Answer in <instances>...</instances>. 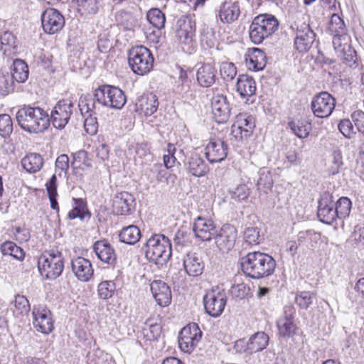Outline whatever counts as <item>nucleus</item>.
I'll return each mask as SVG.
<instances>
[{"instance_id": "1", "label": "nucleus", "mask_w": 364, "mask_h": 364, "mask_svg": "<svg viewBox=\"0 0 364 364\" xmlns=\"http://www.w3.org/2000/svg\"><path fill=\"white\" fill-rule=\"evenodd\" d=\"M127 102L124 92L118 87L104 85L100 86L94 91L93 95H86L80 97L78 107L80 112L92 111L97 114L101 107H109L115 109H122Z\"/></svg>"}, {"instance_id": "2", "label": "nucleus", "mask_w": 364, "mask_h": 364, "mask_svg": "<svg viewBox=\"0 0 364 364\" xmlns=\"http://www.w3.org/2000/svg\"><path fill=\"white\" fill-rule=\"evenodd\" d=\"M276 266V261L272 256L259 251L249 252L241 262L242 270L245 274L255 279L272 275Z\"/></svg>"}, {"instance_id": "3", "label": "nucleus", "mask_w": 364, "mask_h": 364, "mask_svg": "<svg viewBox=\"0 0 364 364\" xmlns=\"http://www.w3.org/2000/svg\"><path fill=\"white\" fill-rule=\"evenodd\" d=\"M16 118L22 129L29 133H40L50 124V119L39 107L24 106L18 109Z\"/></svg>"}, {"instance_id": "4", "label": "nucleus", "mask_w": 364, "mask_h": 364, "mask_svg": "<svg viewBox=\"0 0 364 364\" xmlns=\"http://www.w3.org/2000/svg\"><path fill=\"white\" fill-rule=\"evenodd\" d=\"M142 249L144 250L146 258L158 266L166 264L171 257V241L163 234L152 235Z\"/></svg>"}, {"instance_id": "5", "label": "nucleus", "mask_w": 364, "mask_h": 364, "mask_svg": "<svg viewBox=\"0 0 364 364\" xmlns=\"http://www.w3.org/2000/svg\"><path fill=\"white\" fill-rule=\"evenodd\" d=\"M279 26V21L274 16L268 14H259L254 18L250 26V38L253 43L260 44L265 38L274 34L278 30Z\"/></svg>"}, {"instance_id": "6", "label": "nucleus", "mask_w": 364, "mask_h": 364, "mask_svg": "<svg viewBox=\"0 0 364 364\" xmlns=\"http://www.w3.org/2000/svg\"><path fill=\"white\" fill-rule=\"evenodd\" d=\"M64 257L57 250L45 251L38 258L40 274L46 279L53 280L60 277L64 269Z\"/></svg>"}, {"instance_id": "7", "label": "nucleus", "mask_w": 364, "mask_h": 364, "mask_svg": "<svg viewBox=\"0 0 364 364\" xmlns=\"http://www.w3.org/2000/svg\"><path fill=\"white\" fill-rule=\"evenodd\" d=\"M291 28L295 33L294 46L298 52L306 53L317 43L316 34L310 26L309 16L302 15L301 19L295 21Z\"/></svg>"}, {"instance_id": "8", "label": "nucleus", "mask_w": 364, "mask_h": 364, "mask_svg": "<svg viewBox=\"0 0 364 364\" xmlns=\"http://www.w3.org/2000/svg\"><path fill=\"white\" fill-rule=\"evenodd\" d=\"M154 58L151 52L144 46L132 47L128 53V63L132 70L144 75L153 68Z\"/></svg>"}, {"instance_id": "9", "label": "nucleus", "mask_w": 364, "mask_h": 364, "mask_svg": "<svg viewBox=\"0 0 364 364\" xmlns=\"http://www.w3.org/2000/svg\"><path fill=\"white\" fill-rule=\"evenodd\" d=\"M32 316L33 325L37 331L43 334H49L53 331V314L46 305H33Z\"/></svg>"}, {"instance_id": "10", "label": "nucleus", "mask_w": 364, "mask_h": 364, "mask_svg": "<svg viewBox=\"0 0 364 364\" xmlns=\"http://www.w3.org/2000/svg\"><path fill=\"white\" fill-rule=\"evenodd\" d=\"M202 331L198 326L193 323L183 327L178 336V346L181 350L190 353L201 339Z\"/></svg>"}, {"instance_id": "11", "label": "nucleus", "mask_w": 364, "mask_h": 364, "mask_svg": "<svg viewBox=\"0 0 364 364\" xmlns=\"http://www.w3.org/2000/svg\"><path fill=\"white\" fill-rule=\"evenodd\" d=\"M226 302L225 292L219 289L208 292L203 298L205 311L213 317H218L223 312Z\"/></svg>"}, {"instance_id": "12", "label": "nucleus", "mask_w": 364, "mask_h": 364, "mask_svg": "<svg viewBox=\"0 0 364 364\" xmlns=\"http://www.w3.org/2000/svg\"><path fill=\"white\" fill-rule=\"evenodd\" d=\"M336 106L335 98L327 92L316 95L311 101V109L314 114L320 118L327 117L331 114Z\"/></svg>"}, {"instance_id": "13", "label": "nucleus", "mask_w": 364, "mask_h": 364, "mask_svg": "<svg viewBox=\"0 0 364 364\" xmlns=\"http://www.w3.org/2000/svg\"><path fill=\"white\" fill-rule=\"evenodd\" d=\"M74 104L69 99L60 100L51 112L53 125L57 129H63L68 123L73 112Z\"/></svg>"}, {"instance_id": "14", "label": "nucleus", "mask_w": 364, "mask_h": 364, "mask_svg": "<svg viewBox=\"0 0 364 364\" xmlns=\"http://www.w3.org/2000/svg\"><path fill=\"white\" fill-rule=\"evenodd\" d=\"M255 127V118L247 112L240 113L232 126V134L242 141L247 139L253 133Z\"/></svg>"}, {"instance_id": "15", "label": "nucleus", "mask_w": 364, "mask_h": 364, "mask_svg": "<svg viewBox=\"0 0 364 364\" xmlns=\"http://www.w3.org/2000/svg\"><path fill=\"white\" fill-rule=\"evenodd\" d=\"M41 22L46 33L54 34L63 28L65 18L57 9L48 8L41 14Z\"/></svg>"}, {"instance_id": "16", "label": "nucleus", "mask_w": 364, "mask_h": 364, "mask_svg": "<svg viewBox=\"0 0 364 364\" xmlns=\"http://www.w3.org/2000/svg\"><path fill=\"white\" fill-rule=\"evenodd\" d=\"M228 152V144L218 137L210 138L205 145V154L211 164L223 161L227 157Z\"/></svg>"}, {"instance_id": "17", "label": "nucleus", "mask_w": 364, "mask_h": 364, "mask_svg": "<svg viewBox=\"0 0 364 364\" xmlns=\"http://www.w3.org/2000/svg\"><path fill=\"white\" fill-rule=\"evenodd\" d=\"M196 31V23L191 18L182 16L176 25V38L181 44L191 45Z\"/></svg>"}, {"instance_id": "18", "label": "nucleus", "mask_w": 364, "mask_h": 364, "mask_svg": "<svg viewBox=\"0 0 364 364\" xmlns=\"http://www.w3.org/2000/svg\"><path fill=\"white\" fill-rule=\"evenodd\" d=\"M193 232L196 238L203 242L210 241L217 235V228L214 222L209 218L198 216L194 220Z\"/></svg>"}, {"instance_id": "19", "label": "nucleus", "mask_w": 364, "mask_h": 364, "mask_svg": "<svg viewBox=\"0 0 364 364\" xmlns=\"http://www.w3.org/2000/svg\"><path fill=\"white\" fill-rule=\"evenodd\" d=\"M213 238L216 246L220 251L228 252L235 245L237 230L233 225L225 224L219 231L217 230V235H214Z\"/></svg>"}, {"instance_id": "20", "label": "nucleus", "mask_w": 364, "mask_h": 364, "mask_svg": "<svg viewBox=\"0 0 364 364\" xmlns=\"http://www.w3.org/2000/svg\"><path fill=\"white\" fill-rule=\"evenodd\" d=\"M317 215L323 223L328 225L332 224L338 218L332 196L328 192L323 193L318 200Z\"/></svg>"}, {"instance_id": "21", "label": "nucleus", "mask_w": 364, "mask_h": 364, "mask_svg": "<svg viewBox=\"0 0 364 364\" xmlns=\"http://www.w3.org/2000/svg\"><path fill=\"white\" fill-rule=\"evenodd\" d=\"M93 251L102 262L110 266L116 263L115 250L107 240L96 241L93 245Z\"/></svg>"}, {"instance_id": "22", "label": "nucleus", "mask_w": 364, "mask_h": 364, "mask_svg": "<svg viewBox=\"0 0 364 364\" xmlns=\"http://www.w3.org/2000/svg\"><path fill=\"white\" fill-rule=\"evenodd\" d=\"M212 112L215 121L218 124L225 123L230 115V107L227 97L218 95L212 100Z\"/></svg>"}, {"instance_id": "23", "label": "nucleus", "mask_w": 364, "mask_h": 364, "mask_svg": "<svg viewBox=\"0 0 364 364\" xmlns=\"http://www.w3.org/2000/svg\"><path fill=\"white\" fill-rule=\"evenodd\" d=\"M112 206L117 215H127L134 210L135 199L129 193L121 192L114 197Z\"/></svg>"}, {"instance_id": "24", "label": "nucleus", "mask_w": 364, "mask_h": 364, "mask_svg": "<svg viewBox=\"0 0 364 364\" xmlns=\"http://www.w3.org/2000/svg\"><path fill=\"white\" fill-rule=\"evenodd\" d=\"M72 271L81 282H88L93 276L94 269L90 261L82 257H77L71 261Z\"/></svg>"}, {"instance_id": "25", "label": "nucleus", "mask_w": 364, "mask_h": 364, "mask_svg": "<svg viewBox=\"0 0 364 364\" xmlns=\"http://www.w3.org/2000/svg\"><path fill=\"white\" fill-rule=\"evenodd\" d=\"M151 291L160 306H167L171 302V291L166 283L154 280L150 284Z\"/></svg>"}, {"instance_id": "26", "label": "nucleus", "mask_w": 364, "mask_h": 364, "mask_svg": "<svg viewBox=\"0 0 364 364\" xmlns=\"http://www.w3.org/2000/svg\"><path fill=\"white\" fill-rule=\"evenodd\" d=\"M241 11L240 2L233 0H225L220 6L218 16L224 23H231L238 19Z\"/></svg>"}, {"instance_id": "27", "label": "nucleus", "mask_w": 364, "mask_h": 364, "mask_svg": "<svg viewBox=\"0 0 364 364\" xmlns=\"http://www.w3.org/2000/svg\"><path fill=\"white\" fill-rule=\"evenodd\" d=\"M217 70L210 63H203L197 70L196 80L198 85L203 87L212 86L216 79Z\"/></svg>"}, {"instance_id": "28", "label": "nucleus", "mask_w": 364, "mask_h": 364, "mask_svg": "<svg viewBox=\"0 0 364 364\" xmlns=\"http://www.w3.org/2000/svg\"><path fill=\"white\" fill-rule=\"evenodd\" d=\"M183 267L189 276L198 277L203 273L204 263L197 253L188 252L183 258Z\"/></svg>"}, {"instance_id": "29", "label": "nucleus", "mask_w": 364, "mask_h": 364, "mask_svg": "<svg viewBox=\"0 0 364 364\" xmlns=\"http://www.w3.org/2000/svg\"><path fill=\"white\" fill-rule=\"evenodd\" d=\"M187 171L193 176L201 177L205 176L209 168L204 159L198 154H192L185 164Z\"/></svg>"}, {"instance_id": "30", "label": "nucleus", "mask_w": 364, "mask_h": 364, "mask_svg": "<svg viewBox=\"0 0 364 364\" xmlns=\"http://www.w3.org/2000/svg\"><path fill=\"white\" fill-rule=\"evenodd\" d=\"M146 18L149 23L157 29L156 31H154L149 34V38L153 41H158L160 36L159 31L165 26V15L159 9L153 8L147 12Z\"/></svg>"}, {"instance_id": "31", "label": "nucleus", "mask_w": 364, "mask_h": 364, "mask_svg": "<svg viewBox=\"0 0 364 364\" xmlns=\"http://www.w3.org/2000/svg\"><path fill=\"white\" fill-rule=\"evenodd\" d=\"M236 90L242 98L251 97L256 92L255 81L248 75H240L237 79Z\"/></svg>"}, {"instance_id": "32", "label": "nucleus", "mask_w": 364, "mask_h": 364, "mask_svg": "<svg viewBox=\"0 0 364 364\" xmlns=\"http://www.w3.org/2000/svg\"><path fill=\"white\" fill-rule=\"evenodd\" d=\"M137 110H140L146 116H151L155 113L159 107V101L156 95L149 93L141 96L136 104Z\"/></svg>"}, {"instance_id": "33", "label": "nucleus", "mask_w": 364, "mask_h": 364, "mask_svg": "<svg viewBox=\"0 0 364 364\" xmlns=\"http://www.w3.org/2000/svg\"><path fill=\"white\" fill-rule=\"evenodd\" d=\"M246 63L250 70L254 71L263 70L267 63L264 52L257 48H253L246 58Z\"/></svg>"}, {"instance_id": "34", "label": "nucleus", "mask_w": 364, "mask_h": 364, "mask_svg": "<svg viewBox=\"0 0 364 364\" xmlns=\"http://www.w3.org/2000/svg\"><path fill=\"white\" fill-rule=\"evenodd\" d=\"M42 156L37 153H30L21 160L23 168L28 173H35L39 171L43 165Z\"/></svg>"}, {"instance_id": "35", "label": "nucleus", "mask_w": 364, "mask_h": 364, "mask_svg": "<svg viewBox=\"0 0 364 364\" xmlns=\"http://www.w3.org/2000/svg\"><path fill=\"white\" fill-rule=\"evenodd\" d=\"M10 75L12 76L14 82H24L28 78L29 70L28 65L21 59L14 60Z\"/></svg>"}, {"instance_id": "36", "label": "nucleus", "mask_w": 364, "mask_h": 364, "mask_svg": "<svg viewBox=\"0 0 364 364\" xmlns=\"http://www.w3.org/2000/svg\"><path fill=\"white\" fill-rule=\"evenodd\" d=\"M17 39L10 31H5L0 36V50L5 55L16 53Z\"/></svg>"}, {"instance_id": "37", "label": "nucleus", "mask_w": 364, "mask_h": 364, "mask_svg": "<svg viewBox=\"0 0 364 364\" xmlns=\"http://www.w3.org/2000/svg\"><path fill=\"white\" fill-rule=\"evenodd\" d=\"M250 353L259 352L266 348L269 336L264 331H258L250 336L248 340Z\"/></svg>"}, {"instance_id": "38", "label": "nucleus", "mask_w": 364, "mask_h": 364, "mask_svg": "<svg viewBox=\"0 0 364 364\" xmlns=\"http://www.w3.org/2000/svg\"><path fill=\"white\" fill-rule=\"evenodd\" d=\"M141 236V231L137 226L131 225L124 228L119 232V237L122 242L134 245Z\"/></svg>"}, {"instance_id": "39", "label": "nucleus", "mask_w": 364, "mask_h": 364, "mask_svg": "<svg viewBox=\"0 0 364 364\" xmlns=\"http://www.w3.org/2000/svg\"><path fill=\"white\" fill-rule=\"evenodd\" d=\"M193 75L191 70L179 68L178 80L177 81V92L181 95H185L190 92L191 87V77Z\"/></svg>"}, {"instance_id": "40", "label": "nucleus", "mask_w": 364, "mask_h": 364, "mask_svg": "<svg viewBox=\"0 0 364 364\" xmlns=\"http://www.w3.org/2000/svg\"><path fill=\"white\" fill-rule=\"evenodd\" d=\"M277 327L281 336H291L296 328L291 314L287 315V311H285V316L277 321Z\"/></svg>"}, {"instance_id": "41", "label": "nucleus", "mask_w": 364, "mask_h": 364, "mask_svg": "<svg viewBox=\"0 0 364 364\" xmlns=\"http://www.w3.org/2000/svg\"><path fill=\"white\" fill-rule=\"evenodd\" d=\"M77 11L81 15H95L100 8V0H75Z\"/></svg>"}, {"instance_id": "42", "label": "nucleus", "mask_w": 364, "mask_h": 364, "mask_svg": "<svg viewBox=\"0 0 364 364\" xmlns=\"http://www.w3.org/2000/svg\"><path fill=\"white\" fill-rule=\"evenodd\" d=\"M14 303L15 307L14 314L16 317L21 319L24 316L28 315L31 306L28 300L25 296L20 294L16 295Z\"/></svg>"}, {"instance_id": "43", "label": "nucleus", "mask_w": 364, "mask_h": 364, "mask_svg": "<svg viewBox=\"0 0 364 364\" xmlns=\"http://www.w3.org/2000/svg\"><path fill=\"white\" fill-rule=\"evenodd\" d=\"M0 248L4 255H9L18 260H22L24 258V251L14 242H4Z\"/></svg>"}, {"instance_id": "44", "label": "nucleus", "mask_w": 364, "mask_h": 364, "mask_svg": "<svg viewBox=\"0 0 364 364\" xmlns=\"http://www.w3.org/2000/svg\"><path fill=\"white\" fill-rule=\"evenodd\" d=\"M328 30L331 35L343 36V34H347L344 21L337 14L331 15Z\"/></svg>"}, {"instance_id": "45", "label": "nucleus", "mask_w": 364, "mask_h": 364, "mask_svg": "<svg viewBox=\"0 0 364 364\" xmlns=\"http://www.w3.org/2000/svg\"><path fill=\"white\" fill-rule=\"evenodd\" d=\"M115 18L117 24L124 30L131 31L135 26L136 19L130 12L119 11L116 14Z\"/></svg>"}, {"instance_id": "46", "label": "nucleus", "mask_w": 364, "mask_h": 364, "mask_svg": "<svg viewBox=\"0 0 364 364\" xmlns=\"http://www.w3.org/2000/svg\"><path fill=\"white\" fill-rule=\"evenodd\" d=\"M352 206L351 200L347 197L340 198L336 204H334L336 213L338 218H345L350 213Z\"/></svg>"}, {"instance_id": "47", "label": "nucleus", "mask_w": 364, "mask_h": 364, "mask_svg": "<svg viewBox=\"0 0 364 364\" xmlns=\"http://www.w3.org/2000/svg\"><path fill=\"white\" fill-rule=\"evenodd\" d=\"M73 200L74 201L75 206L68 213L69 218L83 219L85 218V214L88 213L86 202L82 198H74Z\"/></svg>"}, {"instance_id": "48", "label": "nucleus", "mask_w": 364, "mask_h": 364, "mask_svg": "<svg viewBox=\"0 0 364 364\" xmlns=\"http://www.w3.org/2000/svg\"><path fill=\"white\" fill-rule=\"evenodd\" d=\"M316 299L314 291H304L299 292L295 297L296 304L301 309H307Z\"/></svg>"}, {"instance_id": "49", "label": "nucleus", "mask_w": 364, "mask_h": 364, "mask_svg": "<svg viewBox=\"0 0 364 364\" xmlns=\"http://www.w3.org/2000/svg\"><path fill=\"white\" fill-rule=\"evenodd\" d=\"M230 197L236 202L245 200L250 196V188L245 183H240L236 187L230 189Z\"/></svg>"}, {"instance_id": "50", "label": "nucleus", "mask_w": 364, "mask_h": 364, "mask_svg": "<svg viewBox=\"0 0 364 364\" xmlns=\"http://www.w3.org/2000/svg\"><path fill=\"white\" fill-rule=\"evenodd\" d=\"M244 240L246 243L250 245L259 244L263 237L259 234V230L257 227L247 228L243 233Z\"/></svg>"}, {"instance_id": "51", "label": "nucleus", "mask_w": 364, "mask_h": 364, "mask_svg": "<svg viewBox=\"0 0 364 364\" xmlns=\"http://www.w3.org/2000/svg\"><path fill=\"white\" fill-rule=\"evenodd\" d=\"M345 50H341L338 56L341 58V60L350 67H353L356 64L357 61V55L356 51L353 49L350 44L344 46Z\"/></svg>"}, {"instance_id": "52", "label": "nucleus", "mask_w": 364, "mask_h": 364, "mask_svg": "<svg viewBox=\"0 0 364 364\" xmlns=\"http://www.w3.org/2000/svg\"><path fill=\"white\" fill-rule=\"evenodd\" d=\"M82 165L86 168L92 166L91 161L88 158V154L85 150H80L73 154V160L71 162V167L73 169L80 168Z\"/></svg>"}, {"instance_id": "53", "label": "nucleus", "mask_w": 364, "mask_h": 364, "mask_svg": "<svg viewBox=\"0 0 364 364\" xmlns=\"http://www.w3.org/2000/svg\"><path fill=\"white\" fill-rule=\"evenodd\" d=\"M85 113L88 114V116L85 117L84 122L85 129L89 134L94 135L97 133L98 129V123L96 117L97 114L92 111L86 112V109L83 111V113L81 112L82 116H84ZM98 114L99 112L97 114Z\"/></svg>"}, {"instance_id": "54", "label": "nucleus", "mask_w": 364, "mask_h": 364, "mask_svg": "<svg viewBox=\"0 0 364 364\" xmlns=\"http://www.w3.org/2000/svg\"><path fill=\"white\" fill-rule=\"evenodd\" d=\"M115 289L116 285L113 281H103L99 284L97 292L102 299H107L112 296Z\"/></svg>"}, {"instance_id": "55", "label": "nucleus", "mask_w": 364, "mask_h": 364, "mask_svg": "<svg viewBox=\"0 0 364 364\" xmlns=\"http://www.w3.org/2000/svg\"><path fill=\"white\" fill-rule=\"evenodd\" d=\"M289 127L295 135L301 139L307 137L311 129L309 124L300 121L289 122Z\"/></svg>"}, {"instance_id": "56", "label": "nucleus", "mask_w": 364, "mask_h": 364, "mask_svg": "<svg viewBox=\"0 0 364 364\" xmlns=\"http://www.w3.org/2000/svg\"><path fill=\"white\" fill-rule=\"evenodd\" d=\"M220 72L223 79L226 82L232 81L237 74L236 67L232 63L229 62L222 63Z\"/></svg>"}, {"instance_id": "57", "label": "nucleus", "mask_w": 364, "mask_h": 364, "mask_svg": "<svg viewBox=\"0 0 364 364\" xmlns=\"http://www.w3.org/2000/svg\"><path fill=\"white\" fill-rule=\"evenodd\" d=\"M13 132V122L11 117L6 114H0V135L6 138Z\"/></svg>"}, {"instance_id": "58", "label": "nucleus", "mask_w": 364, "mask_h": 364, "mask_svg": "<svg viewBox=\"0 0 364 364\" xmlns=\"http://www.w3.org/2000/svg\"><path fill=\"white\" fill-rule=\"evenodd\" d=\"M14 90V80L9 72H0V93L6 94Z\"/></svg>"}, {"instance_id": "59", "label": "nucleus", "mask_w": 364, "mask_h": 364, "mask_svg": "<svg viewBox=\"0 0 364 364\" xmlns=\"http://www.w3.org/2000/svg\"><path fill=\"white\" fill-rule=\"evenodd\" d=\"M332 164L328 168V173L333 176L339 173L343 163L341 152L340 151H334L332 154Z\"/></svg>"}, {"instance_id": "60", "label": "nucleus", "mask_w": 364, "mask_h": 364, "mask_svg": "<svg viewBox=\"0 0 364 364\" xmlns=\"http://www.w3.org/2000/svg\"><path fill=\"white\" fill-rule=\"evenodd\" d=\"M69 168V157L67 154H61L60 155L55 161V169L56 172H58V176H61L62 173H64L65 175L67 174L68 170Z\"/></svg>"}, {"instance_id": "61", "label": "nucleus", "mask_w": 364, "mask_h": 364, "mask_svg": "<svg viewBox=\"0 0 364 364\" xmlns=\"http://www.w3.org/2000/svg\"><path fill=\"white\" fill-rule=\"evenodd\" d=\"M338 129L346 138H351L355 134L354 127L351 121L348 119H344L340 121L338 124Z\"/></svg>"}, {"instance_id": "62", "label": "nucleus", "mask_w": 364, "mask_h": 364, "mask_svg": "<svg viewBox=\"0 0 364 364\" xmlns=\"http://www.w3.org/2000/svg\"><path fill=\"white\" fill-rule=\"evenodd\" d=\"M167 168L162 164H154L150 168L151 173L155 176L158 181H163L167 179L168 171Z\"/></svg>"}, {"instance_id": "63", "label": "nucleus", "mask_w": 364, "mask_h": 364, "mask_svg": "<svg viewBox=\"0 0 364 364\" xmlns=\"http://www.w3.org/2000/svg\"><path fill=\"white\" fill-rule=\"evenodd\" d=\"M176 149L175 146L172 144H168L167 148V154H164V164H162L167 169L173 166L176 158L174 156Z\"/></svg>"}, {"instance_id": "64", "label": "nucleus", "mask_w": 364, "mask_h": 364, "mask_svg": "<svg viewBox=\"0 0 364 364\" xmlns=\"http://www.w3.org/2000/svg\"><path fill=\"white\" fill-rule=\"evenodd\" d=\"M351 119L358 131L364 134V112L355 110L351 114Z\"/></svg>"}]
</instances>
